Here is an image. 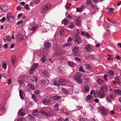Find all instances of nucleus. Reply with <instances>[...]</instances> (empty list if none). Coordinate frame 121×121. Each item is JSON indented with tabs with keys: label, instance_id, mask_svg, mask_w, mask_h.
Returning <instances> with one entry per match:
<instances>
[{
	"label": "nucleus",
	"instance_id": "18",
	"mask_svg": "<svg viewBox=\"0 0 121 121\" xmlns=\"http://www.w3.org/2000/svg\"><path fill=\"white\" fill-rule=\"evenodd\" d=\"M97 82L98 84L100 85L104 84V81L101 79H99L97 80Z\"/></svg>",
	"mask_w": 121,
	"mask_h": 121
},
{
	"label": "nucleus",
	"instance_id": "62",
	"mask_svg": "<svg viewBox=\"0 0 121 121\" xmlns=\"http://www.w3.org/2000/svg\"><path fill=\"white\" fill-rule=\"evenodd\" d=\"M18 82L21 84H23L24 83V82L21 80H19L18 81Z\"/></svg>",
	"mask_w": 121,
	"mask_h": 121
},
{
	"label": "nucleus",
	"instance_id": "45",
	"mask_svg": "<svg viewBox=\"0 0 121 121\" xmlns=\"http://www.w3.org/2000/svg\"><path fill=\"white\" fill-rule=\"evenodd\" d=\"M25 119L24 117L19 118L17 120V121H25Z\"/></svg>",
	"mask_w": 121,
	"mask_h": 121
},
{
	"label": "nucleus",
	"instance_id": "41",
	"mask_svg": "<svg viewBox=\"0 0 121 121\" xmlns=\"http://www.w3.org/2000/svg\"><path fill=\"white\" fill-rule=\"evenodd\" d=\"M12 17V14L11 13H8L7 14V19L9 20L10 18Z\"/></svg>",
	"mask_w": 121,
	"mask_h": 121
},
{
	"label": "nucleus",
	"instance_id": "44",
	"mask_svg": "<svg viewBox=\"0 0 121 121\" xmlns=\"http://www.w3.org/2000/svg\"><path fill=\"white\" fill-rule=\"evenodd\" d=\"M86 2L87 4H89L91 5V6L93 5L92 3L91 0H87Z\"/></svg>",
	"mask_w": 121,
	"mask_h": 121
},
{
	"label": "nucleus",
	"instance_id": "9",
	"mask_svg": "<svg viewBox=\"0 0 121 121\" xmlns=\"http://www.w3.org/2000/svg\"><path fill=\"white\" fill-rule=\"evenodd\" d=\"M59 81V79L58 78L55 79L53 85L56 86L58 87L59 86H60V85Z\"/></svg>",
	"mask_w": 121,
	"mask_h": 121
},
{
	"label": "nucleus",
	"instance_id": "5",
	"mask_svg": "<svg viewBox=\"0 0 121 121\" xmlns=\"http://www.w3.org/2000/svg\"><path fill=\"white\" fill-rule=\"evenodd\" d=\"M85 49V50L87 52H89L91 51H92L94 50L93 46L90 44L86 45Z\"/></svg>",
	"mask_w": 121,
	"mask_h": 121
},
{
	"label": "nucleus",
	"instance_id": "60",
	"mask_svg": "<svg viewBox=\"0 0 121 121\" xmlns=\"http://www.w3.org/2000/svg\"><path fill=\"white\" fill-rule=\"evenodd\" d=\"M108 77V75H104V79L105 81H107L108 80V79L107 78Z\"/></svg>",
	"mask_w": 121,
	"mask_h": 121
},
{
	"label": "nucleus",
	"instance_id": "46",
	"mask_svg": "<svg viewBox=\"0 0 121 121\" xmlns=\"http://www.w3.org/2000/svg\"><path fill=\"white\" fill-rule=\"evenodd\" d=\"M29 7V6L28 4H26L24 6V8L27 11H29L30 9V8Z\"/></svg>",
	"mask_w": 121,
	"mask_h": 121
},
{
	"label": "nucleus",
	"instance_id": "42",
	"mask_svg": "<svg viewBox=\"0 0 121 121\" xmlns=\"http://www.w3.org/2000/svg\"><path fill=\"white\" fill-rule=\"evenodd\" d=\"M108 73L109 75L112 76L114 75V72L113 71L111 70H110L108 71Z\"/></svg>",
	"mask_w": 121,
	"mask_h": 121
},
{
	"label": "nucleus",
	"instance_id": "30",
	"mask_svg": "<svg viewBox=\"0 0 121 121\" xmlns=\"http://www.w3.org/2000/svg\"><path fill=\"white\" fill-rule=\"evenodd\" d=\"M39 65V64L37 63L33 65L32 67L31 68H32L33 70H34L37 68Z\"/></svg>",
	"mask_w": 121,
	"mask_h": 121
},
{
	"label": "nucleus",
	"instance_id": "20",
	"mask_svg": "<svg viewBox=\"0 0 121 121\" xmlns=\"http://www.w3.org/2000/svg\"><path fill=\"white\" fill-rule=\"evenodd\" d=\"M62 22L65 25H67L69 24V22L67 19H65L62 21Z\"/></svg>",
	"mask_w": 121,
	"mask_h": 121
},
{
	"label": "nucleus",
	"instance_id": "10",
	"mask_svg": "<svg viewBox=\"0 0 121 121\" xmlns=\"http://www.w3.org/2000/svg\"><path fill=\"white\" fill-rule=\"evenodd\" d=\"M35 86L33 84H28L27 86V89L29 90H31L34 89Z\"/></svg>",
	"mask_w": 121,
	"mask_h": 121
},
{
	"label": "nucleus",
	"instance_id": "6",
	"mask_svg": "<svg viewBox=\"0 0 121 121\" xmlns=\"http://www.w3.org/2000/svg\"><path fill=\"white\" fill-rule=\"evenodd\" d=\"M43 27L45 30V31L47 32L51 27V26L48 23H46L43 25Z\"/></svg>",
	"mask_w": 121,
	"mask_h": 121
},
{
	"label": "nucleus",
	"instance_id": "48",
	"mask_svg": "<svg viewBox=\"0 0 121 121\" xmlns=\"http://www.w3.org/2000/svg\"><path fill=\"white\" fill-rule=\"evenodd\" d=\"M72 40H73V37L71 36H70V37L68 38L67 40V41L68 42H69Z\"/></svg>",
	"mask_w": 121,
	"mask_h": 121
},
{
	"label": "nucleus",
	"instance_id": "8",
	"mask_svg": "<svg viewBox=\"0 0 121 121\" xmlns=\"http://www.w3.org/2000/svg\"><path fill=\"white\" fill-rule=\"evenodd\" d=\"M16 56L15 55H13L12 56L11 60L12 64L13 66H15V63L16 62Z\"/></svg>",
	"mask_w": 121,
	"mask_h": 121
},
{
	"label": "nucleus",
	"instance_id": "57",
	"mask_svg": "<svg viewBox=\"0 0 121 121\" xmlns=\"http://www.w3.org/2000/svg\"><path fill=\"white\" fill-rule=\"evenodd\" d=\"M80 120V121H87L86 118H81Z\"/></svg>",
	"mask_w": 121,
	"mask_h": 121
},
{
	"label": "nucleus",
	"instance_id": "47",
	"mask_svg": "<svg viewBox=\"0 0 121 121\" xmlns=\"http://www.w3.org/2000/svg\"><path fill=\"white\" fill-rule=\"evenodd\" d=\"M40 113L42 114L43 115L45 116L47 112L44 111L43 110H40L39 111Z\"/></svg>",
	"mask_w": 121,
	"mask_h": 121
},
{
	"label": "nucleus",
	"instance_id": "36",
	"mask_svg": "<svg viewBox=\"0 0 121 121\" xmlns=\"http://www.w3.org/2000/svg\"><path fill=\"white\" fill-rule=\"evenodd\" d=\"M71 44L70 43H66L65 44H63L62 45V46L63 47H65L67 46H70Z\"/></svg>",
	"mask_w": 121,
	"mask_h": 121
},
{
	"label": "nucleus",
	"instance_id": "33",
	"mask_svg": "<svg viewBox=\"0 0 121 121\" xmlns=\"http://www.w3.org/2000/svg\"><path fill=\"white\" fill-rule=\"evenodd\" d=\"M28 117V119L30 121H34V117L33 116L31 115H29Z\"/></svg>",
	"mask_w": 121,
	"mask_h": 121
},
{
	"label": "nucleus",
	"instance_id": "17",
	"mask_svg": "<svg viewBox=\"0 0 121 121\" xmlns=\"http://www.w3.org/2000/svg\"><path fill=\"white\" fill-rule=\"evenodd\" d=\"M1 9L3 11H5L8 9V7L6 5H2L0 6Z\"/></svg>",
	"mask_w": 121,
	"mask_h": 121
},
{
	"label": "nucleus",
	"instance_id": "54",
	"mask_svg": "<svg viewBox=\"0 0 121 121\" xmlns=\"http://www.w3.org/2000/svg\"><path fill=\"white\" fill-rule=\"evenodd\" d=\"M64 31L63 30L61 29L60 31V35L61 36L63 35L64 34Z\"/></svg>",
	"mask_w": 121,
	"mask_h": 121
},
{
	"label": "nucleus",
	"instance_id": "14",
	"mask_svg": "<svg viewBox=\"0 0 121 121\" xmlns=\"http://www.w3.org/2000/svg\"><path fill=\"white\" fill-rule=\"evenodd\" d=\"M51 45V43L49 42H46L44 45L45 49H46L49 48L50 47Z\"/></svg>",
	"mask_w": 121,
	"mask_h": 121
},
{
	"label": "nucleus",
	"instance_id": "2",
	"mask_svg": "<svg viewBox=\"0 0 121 121\" xmlns=\"http://www.w3.org/2000/svg\"><path fill=\"white\" fill-rule=\"evenodd\" d=\"M82 73L80 72H77L75 74L74 79L77 82L81 84L82 82V80L81 79Z\"/></svg>",
	"mask_w": 121,
	"mask_h": 121
},
{
	"label": "nucleus",
	"instance_id": "49",
	"mask_svg": "<svg viewBox=\"0 0 121 121\" xmlns=\"http://www.w3.org/2000/svg\"><path fill=\"white\" fill-rule=\"evenodd\" d=\"M79 71L83 72L85 73V71L83 69V68L82 66H80L79 68Z\"/></svg>",
	"mask_w": 121,
	"mask_h": 121
},
{
	"label": "nucleus",
	"instance_id": "64",
	"mask_svg": "<svg viewBox=\"0 0 121 121\" xmlns=\"http://www.w3.org/2000/svg\"><path fill=\"white\" fill-rule=\"evenodd\" d=\"M115 58L117 60H119L120 59L121 57L117 55L115 56Z\"/></svg>",
	"mask_w": 121,
	"mask_h": 121
},
{
	"label": "nucleus",
	"instance_id": "38",
	"mask_svg": "<svg viewBox=\"0 0 121 121\" xmlns=\"http://www.w3.org/2000/svg\"><path fill=\"white\" fill-rule=\"evenodd\" d=\"M91 7L92 9L95 10V11L94 12V13H95V12H97L98 11V9L95 6L93 5L91 6Z\"/></svg>",
	"mask_w": 121,
	"mask_h": 121
},
{
	"label": "nucleus",
	"instance_id": "37",
	"mask_svg": "<svg viewBox=\"0 0 121 121\" xmlns=\"http://www.w3.org/2000/svg\"><path fill=\"white\" fill-rule=\"evenodd\" d=\"M59 106L58 104H56L54 106V108L55 110H57L59 109Z\"/></svg>",
	"mask_w": 121,
	"mask_h": 121
},
{
	"label": "nucleus",
	"instance_id": "1",
	"mask_svg": "<svg viewBox=\"0 0 121 121\" xmlns=\"http://www.w3.org/2000/svg\"><path fill=\"white\" fill-rule=\"evenodd\" d=\"M51 7V4L48 3L44 6L41 7L40 9V12L42 14H44Z\"/></svg>",
	"mask_w": 121,
	"mask_h": 121
},
{
	"label": "nucleus",
	"instance_id": "27",
	"mask_svg": "<svg viewBox=\"0 0 121 121\" xmlns=\"http://www.w3.org/2000/svg\"><path fill=\"white\" fill-rule=\"evenodd\" d=\"M31 26H30V31L32 32V33H34L35 32L37 29V27L36 26H33L32 28H31L30 27Z\"/></svg>",
	"mask_w": 121,
	"mask_h": 121
},
{
	"label": "nucleus",
	"instance_id": "13",
	"mask_svg": "<svg viewBox=\"0 0 121 121\" xmlns=\"http://www.w3.org/2000/svg\"><path fill=\"white\" fill-rule=\"evenodd\" d=\"M101 113L102 114L104 115H107L109 112L108 110L102 108L101 109Z\"/></svg>",
	"mask_w": 121,
	"mask_h": 121
},
{
	"label": "nucleus",
	"instance_id": "56",
	"mask_svg": "<svg viewBox=\"0 0 121 121\" xmlns=\"http://www.w3.org/2000/svg\"><path fill=\"white\" fill-rule=\"evenodd\" d=\"M23 22V21L21 20L20 21H18L16 23L17 25H18L22 23Z\"/></svg>",
	"mask_w": 121,
	"mask_h": 121
},
{
	"label": "nucleus",
	"instance_id": "12",
	"mask_svg": "<svg viewBox=\"0 0 121 121\" xmlns=\"http://www.w3.org/2000/svg\"><path fill=\"white\" fill-rule=\"evenodd\" d=\"M50 102V100L48 98L47 99L45 98L43 99V103L44 105H48Z\"/></svg>",
	"mask_w": 121,
	"mask_h": 121
},
{
	"label": "nucleus",
	"instance_id": "35",
	"mask_svg": "<svg viewBox=\"0 0 121 121\" xmlns=\"http://www.w3.org/2000/svg\"><path fill=\"white\" fill-rule=\"evenodd\" d=\"M92 96L90 95H88L86 97V100H90L92 98H93Z\"/></svg>",
	"mask_w": 121,
	"mask_h": 121
},
{
	"label": "nucleus",
	"instance_id": "7",
	"mask_svg": "<svg viewBox=\"0 0 121 121\" xmlns=\"http://www.w3.org/2000/svg\"><path fill=\"white\" fill-rule=\"evenodd\" d=\"M106 99L107 101L109 103H111L112 100V99H114L112 97V95L110 94L106 97Z\"/></svg>",
	"mask_w": 121,
	"mask_h": 121
},
{
	"label": "nucleus",
	"instance_id": "50",
	"mask_svg": "<svg viewBox=\"0 0 121 121\" xmlns=\"http://www.w3.org/2000/svg\"><path fill=\"white\" fill-rule=\"evenodd\" d=\"M69 27L71 29L73 28L74 27L73 23V22L71 23Z\"/></svg>",
	"mask_w": 121,
	"mask_h": 121
},
{
	"label": "nucleus",
	"instance_id": "55",
	"mask_svg": "<svg viewBox=\"0 0 121 121\" xmlns=\"http://www.w3.org/2000/svg\"><path fill=\"white\" fill-rule=\"evenodd\" d=\"M6 38L7 39V40L9 41H10L11 40V37L9 36H6Z\"/></svg>",
	"mask_w": 121,
	"mask_h": 121
},
{
	"label": "nucleus",
	"instance_id": "21",
	"mask_svg": "<svg viewBox=\"0 0 121 121\" xmlns=\"http://www.w3.org/2000/svg\"><path fill=\"white\" fill-rule=\"evenodd\" d=\"M59 81L60 85V84L62 85H64L66 83V81L63 78L61 79H59Z\"/></svg>",
	"mask_w": 121,
	"mask_h": 121
},
{
	"label": "nucleus",
	"instance_id": "19",
	"mask_svg": "<svg viewBox=\"0 0 121 121\" xmlns=\"http://www.w3.org/2000/svg\"><path fill=\"white\" fill-rule=\"evenodd\" d=\"M18 113L19 115L22 116H24L26 114L24 111L22 110H20Z\"/></svg>",
	"mask_w": 121,
	"mask_h": 121
},
{
	"label": "nucleus",
	"instance_id": "51",
	"mask_svg": "<svg viewBox=\"0 0 121 121\" xmlns=\"http://www.w3.org/2000/svg\"><path fill=\"white\" fill-rule=\"evenodd\" d=\"M31 97L35 102L37 101V100L36 99V97L35 95H33Z\"/></svg>",
	"mask_w": 121,
	"mask_h": 121
},
{
	"label": "nucleus",
	"instance_id": "23",
	"mask_svg": "<svg viewBox=\"0 0 121 121\" xmlns=\"http://www.w3.org/2000/svg\"><path fill=\"white\" fill-rule=\"evenodd\" d=\"M39 83L42 86H44L46 83V81L44 80H39Z\"/></svg>",
	"mask_w": 121,
	"mask_h": 121
},
{
	"label": "nucleus",
	"instance_id": "58",
	"mask_svg": "<svg viewBox=\"0 0 121 121\" xmlns=\"http://www.w3.org/2000/svg\"><path fill=\"white\" fill-rule=\"evenodd\" d=\"M21 78L23 81H25L26 79V77L24 75H22L21 77Z\"/></svg>",
	"mask_w": 121,
	"mask_h": 121
},
{
	"label": "nucleus",
	"instance_id": "16",
	"mask_svg": "<svg viewBox=\"0 0 121 121\" xmlns=\"http://www.w3.org/2000/svg\"><path fill=\"white\" fill-rule=\"evenodd\" d=\"M116 94L117 95H121V90L119 89H115L114 91Z\"/></svg>",
	"mask_w": 121,
	"mask_h": 121
},
{
	"label": "nucleus",
	"instance_id": "63",
	"mask_svg": "<svg viewBox=\"0 0 121 121\" xmlns=\"http://www.w3.org/2000/svg\"><path fill=\"white\" fill-rule=\"evenodd\" d=\"M67 17L68 18L70 19H71L73 18L72 16L70 14H68V15Z\"/></svg>",
	"mask_w": 121,
	"mask_h": 121
},
{
	"label": "nucleus",
	"instance_id": "32",
	"mask_svg": "<svg viewBox=\"0 0 121 121\" xmlns=\"http://www.w3.org/2000/svg\"><path fill=\"white\" fill-rule=\"evenodd\" d=\"M68 63L70 66L72 67H73L74 66L75 63L73 62L68 61Z\"/></svg>",
	"mask_w": 121,
	"mask_h": 121
},
{
	"label": "nucleus",
	"instance_id": "4",
	"mask_svg": "<svg viewBox=\"0 0 121 121\" xmlns=\"http://www.w3.org/2000/svg\"><path fill=\"white\" fill-rule=\"evenodd\" d=\"M102 89V88H101L97 94L98 96L100 98H104V92Z\"/></svg>",
	"mask_w": 121,
	"mask_h": 121
},
{
	"label": "nucleus",
	"instance_id": "28",
	"mask_svg": "<svg viewBox=\"0 0 121 121\" xmlns=\"http://www.w3.org/2000/svg\"><path fill=\"white\" fill-rule=\"evenodd\" d=\"M23 92L21 90L19 91V95L20 98L22 100H24L23 97L22 96V94H23Z\"/></svg>",
	"mask_w": 121,
	"mask_h": 121
},
{
	"label": "nucleus",
	"instance_id": "26",
	"mask_svg": "<svg viewBox=\"0 0 121 121\" xmlns=\"http://www.w3.org/2000/svg\"><path fill=\"white\" fill-rule=\"evenodd\" d=\"M75 40L76 42L78 44L80 43L81 41L80 38L79 37L76 38L75 39Z\"/></svg>",
	"mask_w": 121,
	"mask_h": 121
},
{
	"label": "nucleus",
	"instance_id": "34",
	"mask_svg": "<svg viewBox=\"0 0 121 121\" xmlns=\"http://www.w3.org/2000/svg\"><path fill=\"white\" fill-rule=\"evenodd\" d=\"M42 73L45 76H48L49 75V73L47 70L44 71Z\"/></svg>",
	"mask_w": 121,
	"mask_h": 121
},
{
	"label": "nucleus",
	"instance_id": "22",
	"mask_svg": "<svg viewBox=\"0 0 121 121\" xmlns=\"http://www.w3.org/2000/svg\"><path fill=\"white\" fill-rule=\"evenodd\" d=\"M61 91L63 93L65 94H67L69 92L68 90L64 88H62Z\"/></svg>",
	"mask_w": 121,
	"mask_h": 121
},
{
	"label": "nucleus",
	"instance_id": "52",
	"mask_svg": "<svg viewBox=\"0 0 121 121\" xmlns=\"http://www.w3.org/2000/svg\"><path fill=\"white\" fill-rule=\"evenodd\" d=\"M6 65L5 63H4L2 64V67L4 68V70H5L7 68Z\"/></svg>",
	"mask_w": 121,
	"mask_h": 121
},
{
	"label": "nucleus",
	"instance_id": "15",
	"mask_svg": "<svg viewBox=\"0 0 121 121\" xmlns=\"http://www.w3.org/2000/svg\"><path fill=\"white\" fill-rule=\"evenodd\" d=\"M5 106V104L4 103H2L0 105V109L2 111H3L5 110L4 107Z\"/></svg>",
	"mask_w": 121,
	"mask_h": 121
},
{
	"label": "nucleus",
	"instance_id": "43",
	"mask_svg": "<svg viewBox=\"0 0 121 121\" xmlns=\"http://www.w3.org/2000/svg\"><path fill=\"white\" fill-rule=\"evenodd\" d=\"M75 23L77 25H78V26H79L80 25V22L79 21V20L78 19H77L75 20Z\"/></svg>",
	"mask_w": 121,
	"mask_h": 121
},
{
	"label": "nucleus",
	"instance_id": "39",
	"mask_svg": "<svg viewBox=\"0 0 121 121\" xmlns=\"http://www.w3.org/2000/svg\"><path fill=\"white\" fill-rule=\"evenodd\" d=\"M108 56H107V60H111L112 58H113V56L112 55H109L108 54Z\"/></svg>",
	"mask_w": 121,
	"mask_h": 121
},
{
	"label": "nucleus",
	"instance_id": "40",
	"mask_svg": "<svg viewBox=\"0 0 121 121\" xmlns=\"http://www.w3.org/2000/svg\"><path fill=\"white\" fill-rule=\"evenodd\" d=\"M79 50L78 49L77 47H74L73 48V51L74 53L77 52Z\"/></svg>",
	"mask_w": 121,
	"mask_h": 121
},
{
	"label": "nucleus",
	"instance_id": "29",
	"mask_svg": "<svg viewBox=\"0 0 121 121\" xmlns=\"http://www.w3.org/2000/svg\"><path fill=\"white\" fill-rule=\"evenodd\" d=\"M41 60L42 62L43 63H44L46 60V57L45 56H42L41 58Z\"/></svg>",
	"mask_w": 121,
	"mask_h": 121
},
{
	"label": "nucleus",
	"instance_id": "24",
	"mask_svg": "<svg viewBox=\"0 0 121 121\" xmlns=\"http://www.w3.org/2000/svg\"><path fill=\"white\" fill-rule=\"evenodd\" d=\"M17 39L22 40L24 38V37L20 34H18L17 35Z\"/></svg>",
	"mask_w": 121,
	"mask_h": 121
},
{
	"label": "nucleus",
	"instance_id": "11",
	"mask_svg": "<svg viewBox=\"0 0 121 121\" xmlns=\"http://www.w3.org/2000/svg\"><path fill=\"white\" fill-rule=\"evenodd\" d=\"M30 77V80L32 82H37L38 81V78L36 76L33 75Z\"/></svg>",
	"mask_w": 121,
	"mask_h": 121
},
{
	"label": "nucleus",
	"instance_id": "61",
	"mask_svg": "<svg viewBox=\"0 0 121 121\" xmlns=\"http://www.w3.org/2000/svg\"><path fill=\"white\" fill-rule=\"evenodd\" d=\"M5 18L4 17L3 18L0 20V21L1 22L3 23L5 21Z\"/></svg>",
	"mask_w": 121,
	"mask_h": 121
},
{
	"label": "nucleus",
	"instance_id": "3",
	"mask_svg": "<svg viewBox=\"0 0 121 121\" xmlns=\"http://www.w3.org/2000/svg\"><path fill=\"white\" fill-rule=\"evenodd\" d=\"M83 66L84 67L86 71L88 72H89L90 71H92L93 70V68L92 66L89 64H83Z\"/></svg>",
	"mask_w": 121,
	"mask_h": 121
},
{
	"label": "nucleus",
	"instance_id": "25",
	"mask_svg": "<svg viewBox=\"0 0 121 121\" xmlns=\"http://www.w3.org/2000/svg\"><path fill=\"white\" fill-rule=\"evenodd\" d=\"M83 90L84 91L88 92L89 91V87L87 86H85L84 87Z\"/></svg>",
	"mask_w": 121,
	"mask_h": 121
},
{
	"label": "nucleus",
	"instance_id": "59",
	"mask_svg": "<svg viewBox=\"0 0 121 121\" xmlns=\"http://www.w3.org/2000/svg\"><path fill=\"white\" fill-rule=\"evenodd\" d=\"M60 96H58L56 95L54 97V98L55 99L57 100L59 99L60 98Z\"/></svg>",
	"mask_w": 121,
	"mask_h": 121
},
{
	"label": "nucleus",
	"instance_id": "53",
	"mask_svg": "<svg viewBox=\"0 0 121 121\" xmlns=\"http://www.w3.org/2000/svg\"><path fill=\"white\" fill-rule=\"evenodd\" d=\"M44 110L47 112H50L51 110L49 108H45Z\"/></svg>",
	"mask_w": 121,
	"mask_h": 121
},
{
	"label": "nucleus",
	"instance_id": "31",
	"mask_svg": "<svg viewBox=\"0 0 121 121\" xmlns=\"http://www.w3.org/2000/svg\"><path fill=\"white\" fill-rule=\"evenodd\" d=\"M33 115L35 116H36L38 114V111L37 109L34 110L32 113Z\"/></svg>",
	"mask_w": 121,
	"mask_h": 121
}]
</instances>
